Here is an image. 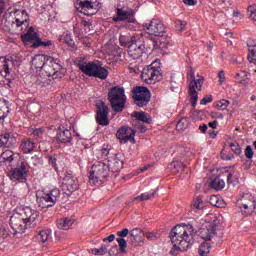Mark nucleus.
<instances>
[{"label": "nucleus", "mask_w": 256, "mask_h": 256, "mask_svg": "<svg viewBox=\"0 0 256 256\" xmlns=\"http://www.w3.org/2000/svg\"><path fill=\"white\" fill-rule=\"evenodd\" d=\"M195 228L192 225H177L170 232V239L174 248L170 251L172 255H177L175 251H189L195 243Z\"/></svg>", "instance_id": "1"}, {"label": "nucleus", "mask_w": 256, "mask_h": 256, "mask_svg": "<svg viewBox=\"0 0 256 256\" xmlns=\"http://www.w3.org/2000/svg\"><path fill=\"white\" fill-rule=\"evenodd\" d=\"M77 67L87 75L88 77H96L97 79L105 80L109 77V70L103 67V64L99 60L94 61H85V60H77Z\"/></svg>", "instance_id": "2"}, {"label": "nucleus", "mask_w": 256, "mask_h": 256, "mask_svg": "<svg viewBox=\"0 0 256 256\" xmlns=\"http://www.w3.org/2000/svg\"><path fill=\"white\" fill-rule=\"evenodd\" d=\"M21 217L22 218L19 220V223H17V218L12 216L10 218V223L13 225V229L23 233V231H25L28 227L35 225V221L37 220V217H39V213L31 209V207H25L22 210Z\"/></svg>", "instance_id": "3"}, {"label": "nucleus", "mask_w": 256, "mask_h": 256, "mask_svg": "<svg viewBox=\"0 0 256 256\" xmlns=\"http://www.w3.org/2000/svg\"><path fill=\"white\" fill-rule=\"evenodd\" d=\"M108 101L114 113H123L125 103H127V96L125 95V88L115 86L108 91Z\"/></svg>", "instance_id": "4"}, {"label": "nucleus", "mask_w": 256, "mask_h": 256, "mask_svg": "<svg viewBox=\"0 0 256 256\" xmlns=\"http://www.w3.org/2000/svg\"><path fill=\"white\" fill-rule=\"evenodd\" d=\"M110 167L106 162L98 161L95 162L90 170L89 174V183L92 185H101V183H105V179L109 177Z\"/></svg>", "instance_id": "5"}, {"label": "nucleus", "mask_w": 256, "mask_h": 256, "mask_svg": "<svg viewBox=\"0 0 256 256\" xmlns=\"http://www.w3.org/2000/svg\"><path fill=\"white\" fill-rule=\"evenodd\" d=\"M61 197V191L59 188H53L48 192L39 193L36 195V201L40 209H49L53 207Z\"/></svg>", "instance_id": "6"}, {"label": "nucleus", "mask_w": 256, "mask_h": 256, "mask_svg": "<svg viewBox=\"0 0 256 256\" xmlns=\"http://www.w3.org/2000/svg\"><path fill=\"white\" fill-rule=\"evenodd\" d=\"M161 64L158 61L152 62L142 70L141 78L147 85H153L161 79Z\"/></svg>", "instance_id": "7"}, {"label": "nucleus", "mask_w": 256, "mask_h": 256, "mask_svg": "<svg viewBox=\"0 0 256 256\" xmlns=\"http://www.w3.org/2000/svg\"><path fill=\"white\" fill-rule=\"evenodd\" d=\"M190 79L191 80L188 86V93L190 96V103L192 104V107H195L199 99V94L197 93V91H201L205 79L202 76H198V78H195V71L193 70H190Z\"/></svg>", "instance_id": "8"}, {"label": "nucleus", "mask_w": 256, "mask_h": 256, "mask_svg": "<svg viewBox=\"0 0 256 256\" xmlns=\"http://www.w3.org/2000/svg\"><path fill=\"white\" fill-rule=\"evenodd\" d=\"M96 115L95 119L98 125L102 127H107L110 123L109 121V106L102 100L96 101Z\"/></svg>", "instance_id": "9"}, {"label": "nucleus", "mask_w": 256, "mask_h": 256, "mask_svg": "<svg viewBox=\"0 0 256 256\" xmlns=\"http://www.w3.org/2000/svg\"><path fill=\"white\" fill-rule=\"evenodd\" d=\"M143 27L148 35H154V37H165L167 35L165 24L158 19H152L149 23L143 24Z\"/></svg>", "instance_id": "10"}, {"label": "nucleus", "mask_w": 256, "mask_h": 256, "mask_svg": "<svg viewBox=\"0 0 256 256\" xmlns=\"http://www.w3.org/2000/svg\"><path fill=\"white\" fill-rule=\"evenodd\" d=\"M20 62L15 58L7 59L5 57H0V75L7 79V81H11V71L14 67H19Z\"/></svg>", "instance_id": "11"}, {"label": "nucleus", "mask_w": 256, "mask_h": 256, "mask_svg": "<svg viewBox=\"0 0 256 256\" xmlns=\"http://www.w3.org/2000/svg\"><path fill=\"white\" fill-rule=\"evenodd\" d=\"M236 205L245 215H251L255 209V200L253 199V195L250 193L242 195V197L237 200Z\"/></svg>", "instance_id": "12"}, {"label": "nucleus", "mask_w": 256, "mask_h": 256, "mask_svg": "<svg viewBox=\"0 0 256 256\" xmlns=\"http://www.w3.org/2000/svg\"><path fill=\"white\" fill-rule=\"evenodd\" d=\"M79 189V181L73 174H66L62 182V191L65 195L71 196Z\"/></svg>", "instance_id": "13"}, {"label": "nucleus", "mask_w": 256, "mask_h": 256, "mask_svg": "<svg viewBox=\"0 0 256 256\" xmlns=\"http://www.w3.org/2000/svg\"><path fill=\"white\" fill-rule=\"evenodd\" d=\"M143 97L142 103H149L151 101V92L147 87L138 86L132 91V99H134L135 105H141L139 98Z\"/></svg>", "instance_id": "14"}, {"label": "nucleus", "mask_w": 256, "mask_h": 256, "mask_svg": "<svg viewBox=\"0 0 256 256\" xmlns=\"http://www.w3.org/2000/svg\"><path fill=\"white\" fill-rule=\"evenodd\" d=\"M143 53H145L143 38L138 36L137 39L134 40V43L128 46V55L131 59H140V57L143 56Z\"/></svg>", "instance_id": "15"}, {"label": "nucleus", "mask_w": 256, "mask_h": 256, "mask_svg": "<svg viewBox=\"0 0 256 256\" xmlns=\"http://www.w3.org/2000/svg\"><path fill=\"white\" fill-rule=\"evenodd\" d=\"M117 139H119L121 144L125 143H135V130L131 127H122L116 133Z\"/></svg>", "instance_id": "16"}, {"label": "nucleus", "mask_w": 256, "mask_h": 256, "mask_svg": "<svg viewBox=\"0 0 256 256\" xmlns=\"http://www.w3.org/2000/svg\"><path fill=\"white\" fill-rule=\"evenodd\" d=\"M62 66L59 64V60H55L51 57H48L46 64L42 71L46 74V77H53L61 71Z\"/></svg>", "instance_id": "17"}, {"label": "nucleus", "mask_w": 256, "mask_h": 256, "mask_svg": "<svg viewBox=\"0 0 256 256\" xmlns=\"http://www.w3.org/2000/svg\"><path fill=\"white\" fill-rule=\"evenodd\" d=\"M28 173L27 166L24 162H21L20 165L10 171V179L12 181H25Z\"/></svg>", "instance_id": "18"}, {"label": "nucleus", "mask_w": 256, "mask_h": 256, "mask_svg": "<svg viewBox=\"0 0 256 256\" xmlns=\"http://www.w3.org/2000/svg\"><path fill=\"white\" fill-rule=\"evenodd\" d=\"M14 17L16 27H29V14H27L26 10H14Z\"/></svg>", "instance_id": "19"}, {"label": "nucleus", "mask_w": 256, "mask_h": 256, "mask_svg": "<svg viewBox=\"0 0 256 256\" xmlns=\"http://www.w3.org/2000/svg\"><path fill=\"white\" fill-rule=\"evenodd\" d=\"M138 37L142 38L144 50L152 49V51H155L159 49V43L152 35L139 33Z\"/></svg>", "instance_id": "20"}, {"label": "nucleus", "mask_w": 256, "mask_h": 256, "mask_svg": "<svg viewBox=\"0 0 256 256\" xmlns=\"http://www.w3.org/2000/svg\"><path fill=\"white\" fill-rule=\"evenodd\" d=\"M47 59H49V56L38 54L32 59L31 68L35 71H43L45 68V65L47 63Z\"/></svg>", "instance_id": "21"}, {"label": "nucleus", "mask_w": 256, "mask_h": 256, "mask_svg": "<svg viewBox=\"0 0 256 256\" xmlns=\"http://www.w3.org/2000/svg\"><path fill=\"white\" fill-rule=\"evenodd\" d=\"M129 243L134 247L143 243V231L139 228H134L129 233Z\"/></svg>", "instance_id": "22"}, {"label": "nucleus", "mask_w": 256, "mask_h": 256, "mask_svg": "<svg viewBox=\"0 0 256 256\" xmlns=\"http://www.w3.org/2000/svg\"><path fill=\"white\" fill-rule=\"evenodd\" d=\"M129 243L134 247L143 243V231L139 228H134L129 233Z\"/></svg>", "instance_id": "23"}, {"label": "nucleus", "mask_w": 256, "mask_h": 256, "mask_svg": "<svg viewBox=\"0 0 256 256\" xmlns=\"http://www.w3.org/2000/svg\"><path fill=\"white\" fill-rule=\"evenodd\" d=\"M107 165L110 167L112 173H119L123 169V160L121 154L115 155L112 159H108Z\"/></svg>", "instance_id": "24"}, {"label": "nucleus", "mask_w": 256, "mask_h": 256, "mask_svg": "<svg viewBox=\"0 0 256 256\" xmlns=\"http://www.w3.org/2000/svg\"><path fill=\"white\" fill-rule=\"evenodd\" d=\"M17 139L11 133H4L0 135V147H15Z\"/></svg>", "instance_id": "25"}, {"label": "nucleus", "mask_w": 256, "mask_h": 256, "mask_svg": "<svg viewBox=\"0 0 256 256\" xmlns=\"http://www.w3.org/2000/svg\"><path fill=\"white\" fill-rule=\"evenodd\" d=\"M217 235V230L213 224H208L206 227L202 228L200 231V237L204 239V241H211L213 237Z\"/></svg>", "instance_id": "26"}, {"label": "nucleus", "mask_w": 256, "mask_h": 256, "mask_svg": "<svg viewBox=\"0 0 256 256\" xmlns=\"http://www.w3.org/2000/svg\"><path fill=\"white\" fill-rule=\"evenodd\" d=\"M80 7V13L88 16L95 15V11H93V9H95V2H93V0H86L84 2H80Z\"/></svg>", "instance_id": "27"}, {"label": "nucleus", "mask_w": 256, "mask_h": 256, "mask_svg": "<svg viewBox=\"0 0 256 256\" xmlns=\"http://www.w3.org/2000/svg\"><path fill=\"white\" fill-rule=\"evenodd\" d=\"M72 140L73 136L71 134V131H69L68 129H60L56 135V141H58V143H71Z\"/></svg>", "instance_id": "28"}, {"label": "nucleus", "mask_w": 256, "mask_h": 256, "mask_svg": "<svg viewBox=\"0 0 256 256\" xmlns=\"http://www.w3.org/2000/svg\"><path fill=\"white\" fill-rule=\"evenodd\" d=\"M139 37V33H136L134 35L126 34V35H120L119 41L121 47H128L134 43V41Z\"/></svg>", "instance_id": "29"}, {"label": "nucleus", "mask_w": 256, "mask_h": 256, "mask_svg": "<svg viewBox=\"0 0 256 256\" xmlns=\"http://www.w3.org/2000/svg\"><path fill=\"white\" fill-rule=\"evenodd\" d=\"M126 19H129L130 23H133V21H135L133 18H131V12L125 11L123 8H118L117 16L113 18V21L117 23L119 21H126Z\"/></svg>", "instance_id": "30"}, {"label": "nucleus", "mask_w": 256, "mask_h": 256, "mask_svg": "<svg viewBox=\"0 0 256 256\" xmlns=\"http://www.w3.org/2000/svg\"><path fill=\"white\" fill-rule=\"evenodd\" d=\"M61 43H65L70 49V51H77V45H75V41L71 37V34L66 33L60 36Z\"/></svg>", "instance_id": "31"}, {"label": "nucleus", "mask_w": 256, "mask_h": 256, "mask_svg": "<svg viewBox=\"0 0 256 256\" xmlns=\"http://www.w3.org/2000/svg\"><path fill=\"white\" fill-rule=\"evenodd\" d=\"M39 39V34L35 32V29L33 27H30L24 35H22V41L23 43H29L30 41H35Z\"/></svg>", "instance_id": "32"}, {"label": "nucleus", "mask_w": 256, "mask_h": 256, "mask_svg": "<svg viewBox=\"0 0 256 256\" xmlns=\"http://www.w3.org/2000/svg\"><path fill=\"white\" fill-rule=\"evenodd\" d=\"M20 147L23 153H31L35 149V142L29 138H25L22 140Z\"/></svg>", "instance_id": "33"}, {"label": "nucleus", "mask_w": 256, "mask_h": 256, "mask_svg": "<svg viewBox=\"0 0 256 256\" xmlns=\"http://www.w3.org/2000/svg\"><path fill=\"white\" fill-rule=\"evenodd\" d=\"M72 226H73V220L70 218H61L57 221L58 229L67 231L68 229H71Z\"/></svg>", "instance_id": "34"}, {"label": "nucleus", "mask_w": 256, "mask_h": 256, "mask_svg": "<svg viewBox=\"0 0 256 256\" xmlns=\"http://www.w3.org/2000/svg\"><path fill=\"white\" fill-rule=\"evenodd\" d=\"M134 117L137 119L136 123H146L147 125L152 123L151 117L145 112H134Z\"/></svg>", "instance_id": "35"}, {"label": "nucleus", "mask_w": 256, "mask_h": 256, "mask_svg": "<svg viewBox=\"0 0 256 256\" xmlns=\"http://www.w3.org/2000/svg\"><path fill=\"white\" fill-rule=\"evenodd\" d=\"M111 151V146L104 144L101 149L96 150V157L97 159H105L106 157H109V153Z\"/></svg>", "instance_id": "36"}, {"label": "nucleus", "mask_w": 256, "mask_h": 256, "mask_svg": "<svg viewBox=\"0 0 256 256\" xmlns=\"http://www.w3.org/2000/svg\"><path fill=\"white\" fill-rule=\"evenodd\" d=\"M185 169V164L181 161H173L168 165V170L172 173H181Z\"/></svg>", "instance_id": "37"}, {"label": "nucleus", "mask_w": 256, "mask_h": 256, "mask_svg": "<svg viewBox=\"0 0 256 256\" xmlns=\"http://www.w3.org/2000/svg\"><path fill=\"white\" fill-rule=\"evenodd\" d=\"M36 238L41 243H45L51 239V230L50 229H43L40 230L39 233L36 235Z\"/></svg>", "instance_id": "38"}, {"label": "nucleus", "mask_w": 256, "mask_h": 256, "mask_svg": "<svg viewBox=\"0 0 256 256\" xmlns=\"http://www.w3.org/2000/svg\"><path fill=\"white\" fill-rule=\"evenodd\" d=\"M15 153L11 150H5L0 156V163H11L14 158Z\"/></svg>", "instance_id": "39"}, {"label": "nucleus", "mask_w": 256, "mask_h": 256, "mask_svg": "<svg viewBox=\"0 0 256 256\" xmlns=\"http://www.w3.org/2000/svg\"><path fill=\"white\" fill-rule=\"evenodd\" d=\"M204 208H205V203L203 202V198H201V196H197L191 204L192 211H201V209H204Z\"/></svg>", "instance_id": "40"}, {"label": "nucleus", "mask_w": 256, "mask_h": 256, "mask_svg": "<svg viewBox=\"0 0 256 256\" xmlns=\"http://www.w3.org/2000/svg\"><path fill=\"white\" fill-rule=\"evenodd\" d=\"M248 61L249 63H256V44L250 42L248 44Z\"/></svg>", "instance_id": "41"}, {"label": "nucleus", "mask_w": 256, "mask_h": 256, "mask_svg": "<svg viewBox=\"0 0 256 256\" xmlns=\"http://www.w3.org/2000/svg\"><path fill=\"white\" fill-rule=\"evenodd\" d=\"M210 185H211L212 189H215L216 191L225 189V181L219 177L212 180Z\"/></svg>", "instance_id": "42"}, {"label": "nucleus", "mask_w": 256, "mask_h": 256, "mask_svg": "<svg viewBox=\"0 0 256 256\" xmlns=\"http://www.w3.org/2000/svg\"><path fill=\"white\" fill-rule=\"evenodd\" d=\"M158 189L152 192L142 193L140 196L134 198V201H149V199H153L155 197V193H157Z\"/></svg>", "instance_id": "43"}, {"label": "nucleus", "mask_w": 256, "mask_h": 256, "mask_svg": "<svg viewBox=\"0 0 256 256\" xmlns=\"http://www.w3.org/2000/svg\"><path fill=\"white\" fill-rule=\"evenodd\" d=\"M209 253H211V245L207 242L201 243L198 249V255L207 256Z\"/></svg>", "instance_id": "44"}, {"label": "nucleus", "mask_w": 256, "mask_h": 256, "mask_svg": "<svg viewBox=\"0 0 256 256\" xmlns=\"http://www.w3.org/2000/svg\"><path fill=\"white\" fill-rule=\"evenodd\" d=\"M229 105H231V102L226 99H221L215 103V107L218 111H227V107H229Z\"/></svg>", "instance_id": "45"}, {"label": "nucleus", "mask_w": 256, "mask_h": 256, "mask_svg": "<svg viewBox=\"0 0 256 256\" xmlns=\"http://www.w3.org/2000/svg\"><path fill=\"white\" fill-rule=\"evenodd\" d=\"M189 127V120L187 118H181L176 124L177 131H185Z\"/></svg>", "instance_id": "46"}, {"label": "nucleus", "mask_w": 256, "mask_h": 256, "mask_svg": "<svg viewBox=\"0 0 256 256\" xmlns=\"http://www.w3.org/2000/svg\"><path fill=\"white\" fill-rule=\"evenodd\" d=\"M48 163H49V165H51V167H53V169H55V171H58L59 164L61 162L59 161V157H57V156H49Z\"/></svg>", "instance_id": "47"}, {"label": "nucleus", "mask_w": 256, "mask_h": 256, "mask_svg": "<svg viewBox=\"0 0 256 256\" xmlns=\"http://www.w3.org/2000/svg\"><path fill=\"white\" fill-rule=\"evenodd\" d=\"M236 81H238V83H241L242 85H247L249 83L247 81V72L242 71L241 73H237Z\"/></svg>", "instance_id": "48"}, {"label": "nucleus", "mask_w": 256, "mask_h": 256, "mask_svg": "<svg viewBox=\"0 0 256 256\" xmlns=\"http://www.w3.org/2000/svg\"><path fill=\"white\" fill-rule=\"evenodd\" d=\"M92 255H107V245L103 244L100 248H93Z\"/></svg>", "instance_id": "49"}, {"label": "nucleus", "mask_w": 256, "mask_h": 256, "mask_svg": "<svg viewBox=\"0 0 256 256\" xmlns=\"http://www.w3.org/2000/svg\"><path fill=\"white\" fill-rule=\"evenodd\" d=\"M28 133L30 135H33L34 137L41 138V137H43V134L45 133V129H43V128H31Z\"/></svg>", "instance_id": "50"}, {"label": "nucleus", "mask_w": 256, "mask_h": 256, "mask_svg": "<svg viewBox=\"0 0 256 256\" xmlns=\"http://www.w3.org/2000/svg\"><path fill=\"white\" fill-rule=\"evenodd\" d=\"M175 27H176V31H178V33H183V31H185V27H187V22H185L183 20H176Z\"/></svg>", "instance_id": "51"}, {"label": "nucleus", "mask_w": 256, "mask_h": 256, "mask_svg": "<svg viewBox=\"0 0 256 256\" xmlns=\"http://www.w3.org/2000/svg\"><path fill=\"white\" fill-rule=\"evenodd\" d=\"M116 241L120 247V252L125 253L127 251V240L125 238H116Z\"/></svg>", "instance_id": "52"}, {"label": "nucleus", "mask_w": 256, "mask_h": 256, "mask_svg": "<svg viewBox=\"0 0 256 256\" xmlns=\"http://www.w3.org/2000/svg\"><path fill=\"white\" fill-rule=\"evenodd\" d=\"M48 77L49 76H47V74H45L44 76H41V74H39L36 80V84L40 85L41 87H45V85H47L48 83Z\"/></svg>", "instance_id": "53"}, {"label": "nucleus", "mask_w": 256, "mask_h": 256, "mask_svg": "<svg viewBox=\"0 0 256 256\" xmlns=\"http://www.w3.org/2000/svg\"><path fill=\"white\" fill-rule=\"evenodd\" d=\"M227 181L229 185H236L239 183V178L235 175V172H230L227 176Z\"/></svg>", "instance_id": "54"}, {"label": "nucleus", "mask_w": 256, "mask_h": 256, "mask_svg": "<svg viewBox=\"0 0 256 256\" xmlns=\"http://www.w3.org/2000/svg\"><path fill=\"white\" fill-rule=\"evenodd\" d=\"M209 202H210V205H213V207H221V200L217 195L210 196Z\"/></svg>", "instance_id": "55"}, {"label": "nucleus", "mask_w": 256, "mask_h": 256, "mask_svg": "<svg viewBox=\"0 0 256 256\" xmlns=\"http://www.w3.org/2000/svg\"><path fill=\"white\" fill-rule=\"evenodd\" d=\"M248 13L252 21H256V5H250L248 7Z\"/></svg>", "instance_id": "56"}, {"label": "nucleus", "mask_w": 256, "mask_h": 256, "mask_svg": "<svg viewBox=\"0 0 256 256\" xmlns=\"http://www.w3.org/2000/svg\"><path fill=\"white\" fill-rule=\"evenodd\" d=\"M230 149L231 151H233V153H235V155H239L240 153H242L241 146L237 143H231Z\"/></svg>", "instance_id": "57"}, {"label": "nucleus", "mask_w": 256, "mask_h": 256, "mask_svg": "<svg viewBox=\"0 0 256 256\" xmlns=\"http://www.w3.org/2000/svg\"><path fill=\"white\" fill-rule=\"evenodd\" d=\"M129 229L128 228H124L123 230L121 231H118L117 232V236H118V239H125V237H127V235H129Z\"/></svg>", "instance_id": "58"}, {"label": "nucleus", "mask_w": 256, "mask_h": 256, "mask_svg": "<svg viewBox=\"0 0 256 256\" xmlns=\"http://www.w3.org/2000/svg\"><path fill=\"white\" fill-rule=\"evenodd\" d=\"M35 47H50V45H53V42L51 41H46V42H43L41 40H37V42L34 44Z\"/></svg>", "instance_id": "59"}, {"label": "nucleus", "mask_w": 256, "mask_h": 256, "mask_svg": "<svg viewBox=\"0 0 256 256\" xmlns=\"http://www.w3.org/2000/svg\"><path fill=\"white\" fill-rule=\"evenodd\" d=\"M135 127L140 130V133H145V131H147V126H145L143 122H136Z\"/></svg>", "instance_id": "60"}, {"label": "nucleus", "mask_w": 256, "mask_h": 256, "mask_svg": "<svg viewBox=\"0 0 256 256\" xmlns=\"http://www.w3.org/2000/svg\"><path fill=\"white\" fill-rule=\"evenodd\" d=\"M253 148H251V146H247L245 149V156L247 157V159H253Z\"/></svg>", "instance_id": "61"}, {"label": "nucleus", "mask_w": 256, "mask_h": 256, "mask_svg": "<svg viewBox=\"0 0 256 256\" xmlns=\"http://www.w3.org/2000/svg\"><path fill=\"white\" fill-rule=\"evenodd\" d=\"M213 101V96L208 95L205 96L201 101H200V105H207L208 103H211Z\"/></svg>", "instance_id": "62"}, {"label": "nucleus", "mask_w": 256, "mask_h": 256, "mask_svg": "<svg viewBox=\"0 0 256 256\" xmlns=\"http://www.w3.org/2000/svg\"><path fill=\"white\" fill-rule=\"evenodd\" d=\"M218 77H219V83L220 85H223L225 83L226 78H225V71L221 70L218 72Z\"/></svg>", "instance_id": "63"}, {"label": "nucleus", "mask_w": 256, "mask_h": 256, "mask_svg": "<svg viewBox=\"0 0 256 256\" xmlns=\"http://www.w3.org/2000/svg\"><path fill=\"white\" fill-rule=\"evenodd\" d=\"M232 17H235L236 19H243L244 15L236 9L233 11Z\"/></svg>", "instance_id": "64"}]
</instances>
